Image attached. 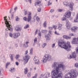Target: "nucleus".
<instances>
[{"mask_svg":"<svg viewBox=\"0 0 78 78\" xmlns=\"http://www.w3.org/2000/svg\"><path fill=\"white\" fill-rule=\"evenodd\" d=\"M68 59H72V58H73V57L72 55H68Z\"/></svg>","mask_w":78,"mask_h":78,"instance_id":"nucleus-32","label":"nucleus"},{"mask_svg":"<svg viewBox=\"0 0 78 78\" xmlns=\"http://www.w3.org/2000/svg\"><path fill=\"white\" fill-rule=\"evenodd\" d=\"M74 66L75 67H76V68H78V63H75L74 65Z\"/></svg>","mask_w":78,"mask_h":78,"instance_id":"nucleus-36","label":"nucleus"},{"mask_svg":"<svg viewBox=\"0 0 78 78\" xmlns=\"http://www.w3.org/2000/svg\"><path fill=\"white\" fill-rule=\"evenodd\" d=\"M72 57L73 58H75L76 57V52L75 51L73 52L72 53Z\"/></svg>","mask_w":78,"mask_h":78,"instance_id":"nucleus-20","label":"nucleus"},{"mask_svg":"<svg viewBox=\"0 0 78 78\" xmlns=\"http://www.w3.org/2000/svg\"><path fill=\"white\" fill-rule=\"evenodd\" d=\"M43 25L44 28H46L47 27V22H45L43 23Z\"/></svg>","mask_w":78,"mask_h":78,"instance_id":"nucleus-29","label":"nucleus"},{"mask_svg":"<svg viewBox=\"0 0 78 78\" xmlns=\"http://www.w3.org/2000/svg\"><path fill=\"white\" fill-rule=\"evenodd\" d=\"M15 64L16 66H19V62H15Z\"/></svg>","mask_w":78,"mask_h":78,"instance_id":"nucleus-56","label":"nucleus"},{"mask_svg":"<svg viewBox=\"0 0 78 78\" xmlns=\"http://www.w3.org/2000/svg\"><path fill=\"white\" fill-rule=\"evenodd\" d=\"M76 53H78V48H77L76 49Z\"/></svg>","mask_w":78,"mask_h":78,"instance_id":"nucleus-61","label":"nucleus"},{"mask_svg":"<svg viewBox=\"0 0 78 78\" xmlns=\"http://www.w3.org/2000/svg\"><path fill=\"white\" fill-rule=\"evenodd\" d=\"M60 64L58 65V66L55 69V70H53L51 72L52 78H62V74L61 73V70L60 68H62L64 65L62 64V62H60Z\"/></svg>","mask_w":78,"mask_h":78,"instance_id":"nucleus-1","label":"nucleus"},{"mask_svg":"<svg viewBox=\"0 0 78 78\" xmlns=\"http://www.w3.org/2000/svg\"><path fill=\"white\" fill-rule=\"evenodd\" d=\"M41 2L39 0H36V2L35 3V6H37L40 4Z\"/></svg>","mask_w":78,"mask_h":78,"instance_id":"nucleus-17","label":"nucleus"},{"mask_svg":"<svg viewBox=\"0 0 78 78\" xmlns=\"http://www.w3.org/2000/svg\"><path fill=\"white\" fill-rule=\"evenodd\" d=\"M17 9V7H15L14 8V10L15 11H16V10Z\"/></svg>","mask_w":78,"mask_h":78,"instance_id":"nucleus-58","label":"nucleus"},{"mask_svg":"<svg viewBox=\"0 0 78 78\" xmlns=\"http://www.w3.org/2000/svg\"><path fill=\"white\" fill-rule=\"evenodd\" d=\"M9 36H10V37H13V38H14V34H12V33H10L9 34Z\"/></svg>","mask_w":78,"mask_h":78,"instance_id":"nucleus-26","label":"nucleus"},{"mask_svg":"<svg viewBox=\"0 0 78 78\" xmlns=\"http://www.w3.org/2000/svg\"><path fill=\"white\" fill-rule=\"evenodd\" d=\"M30 59V56H29L28 55H26L23 58V61L24 64H26L28 61Z\"/></svg>","mask_w":78,"mask_h":78,"instance_id":"nucleus-6","label":"nucleus"},{"mask_svg":"<svg viewBox=\"0 0 78 78\" xmlns=\"http://www.w3.org/2000/svg\"><path fill=\"white\" fill-rule=\"evenodd\" d=\"M63 38H64L65 39H71V37H69L66 35H64L63 36Z\"/></svg>","mask_w":78,"mask_h":78,"instance_id":"nucleus-18","label":"nucleus"},{"mask_svg":"<svg viewBox=\"0 0 78 78\" xmlns=\"http://www.w3.org/2000/svg\"><path fill=\"white\" fill-rule=\"evenodd\" d=\"M49 33H50V34H51V30H49Z\"/></svg>","mask_w":78,"mask_h":78,"instance_id":"nucleus-64","label":"nucleus"},{"mask_svg":"<svg viewBox=\"0 0 78 78\" xmlns=\"http://www.w3.org/2000/svg\"><path fill=\"white\" fill-rule=\"evenodd\" d=\"M37 38H35L34 39V43H35V42H37Z\"/></svg>","mask_w":78,"mask_h":78,"instance_id":"nucleus-44","label":"nucleus"},{"mask_svg":"<svg viewBox=\"0 0 78 78\" xmlns=\"http://www.w3.org/2000/svg\"><path fill=\"white\" fill-rule=\"evenodd\" d=\"M38 12H41V7L39 8L38 9Z\"/></svg>","mask_w":78,"mask_h":78,"instance_id":"nucleus-46","label":"nucleus"},{"mask_svg":"<svg viewBox=\"0 0 78 78\" xmlns=\"http://www.w3.org/2000/svg\"><path fill=\"white\" fill-rule=\"evenodd\" d=\"M46 45H47V44H46V43H44L42 44V48H44V47H45Z\"/></svg>","mask_w":78,"mask_h":78,"instance_id":"nucleus-33","label":"nucleus"},{"mask_svg":"<svg viewBox=\"0 0 78 78\" xmlns=\"http://www.w3.org/2000/svg\"><path fill=\"white\" fill-rule=\"evenodd\" d=\"M34 60L35 61V63L36 64H39L40 63V61L38 59V57L36 56L34 57Z\"/></svg>","mask_w":78,"mask_h":78,"instance_id":"nucleus-7","label":"nucleus"},{"mask_svg":"<svg viewBox=\"0 0 78 78\" xmlns=\"http://www.w3.org/2000/svg\"><path fill=\"white\" fill-rule=\"evenodd\" d=\"M9 70L10 72H15V69L14 68H10Z\"/></svg>","mask_w":78,"mask_h":78,"instance_id":"nucleus-22","label":"nucleus"},{"mask_svg":"<svg viewBox=\"0 0 78 78\" xmlns=\"http://www.w3.org/2000/svg\"><path fill=\"white\" fill-rule=\"evenodd\" d=\"M33 48H32L30 50V55H33Z\"/></svg>","mask_w":78,"mask_h":78,"instance_id":"nucleus-28","label":"nucleus"},{"mask_svg":"<svg viewBox=\"0 0 78 78\" xmlns=\"http://www.w3.org/2000/svg\"><path fill=\"white\" fill-rule=\"evenodd\" d=\"M69 35L70 37L73 36H74V34H73L71 33L69 34Z\"/></svg>","mask_w":78,"mask_h":78,"instance_id":"nucleus-47","label":"nucleus"},{"mask_svg":"<svg viewBox=\"0 0 78 78\" xmlns=\"http://www.w3.org/2000/svg\"><path fill=\"white\" fill-rule=\"evenodd\" d=\"M4 19L5 21V23L7 27V28L5 29V35L6 36H8V31H12L13 29L12 28L11 25V22L8 21L7 19V16H5L4 17Z\"/></svg>","mask_w":78,"mask_h":78,"instance_id":"nucleus-2","label":"nucleus"},{"mask_svg":"<svg viewBox=\"0 0 78 78\" xmlns=\"http://www.w3.org/2000/svg\"><path fill=\"white\" fill-rule=\"evenodd\" d=\"M63 5H65L66 6H69V2H63Z\"/></svg>","mask_w":78,"mask_h":78,"instance_id":"nucleus-25","label":"nucleus"},{"mask_svg":"<svg viewBox=\"0 0 78 78\" xmlns=\"http://www.w3.org/2000/svg\"><path fill=\"white\" fill-rule=\"evenodd\" d=\"M27 12H27V10H24V15H27Z\"/></svg>","mask_w":78,"mask_h":78,"instance_id":"nucleus-40","label":"nucleus"},{"mask_svg":"<svg viewBox=\"0 0 78 78\" xmlns=\"http://www.w3.org/2000/svg\"><path fill=\"white\" fill-rule=\"evenodd\" d=\"M63 11L62 9H58V12H62Z\"/></svg>","mask_w":78,"mask_h":78,"instance_id":"nucleus-50","label":"nucleus"},{"mask_svg":"<svg viewBox=\"0 0 78 78\" xmlns=\"http://www.w3.org/2000/svg\"><path fill=\"white\" fill-rule=\"evenodd\" d=\"M62 68L63 70H65L66 69V66L63 65Z\"/></svg>","mask_w":78,"mask_h":78,"instance_id":"nucleus-43","label":"nucleus"},{"mask_svg":"<svg viewBox=\"0 0 78 78\" xmlns=\"http://www.w3.org/2000/svg\"><path fill=\"white\" fill-rule=\"evenodd\" d=\"M38 36H41V33H38Z\"/></svg>","mask_w":78,"mask_h":78,"instance_id":"nucleus-60","label":"nucleus"},{"mask_svg":"<svg viewBox=\"0 0 78 78\" xmlns=\"http://www.w3.org/2000/svg\"><path fill=\"white\" fill-rule=\"evenodd\" d=\"M68 5V6H69L70 8H71V11H72L73 10V6L74 5L73 3L72 2H69Z\"/></svg>","mask_w":78,"mask_h":78,"instance_id":"nucleus-10","label":"nucleus"},{"mask_svg":"<svg viewBox=\"0 0 78 78\" xmlns=\"http://www.w3.org/2000/svg\"><path fill=\"white\" fill-rule=\"evenodd\" d=\"M10 64V62H7V63L6 65V68H7L8 67V66Z\"/></svg>","mask_w":78,"mask_h":78,"instance_id":"nucleus-41","label":"nucleus"},{"mask_svg":"<svg viewBox=\"0 0 78 78\" xmlns=\"http://www.w3.org/2000/svg\"><path fill=\"white\" fill-rule=\"evenodd\" d=\"M71 15V12H67L66 13L65 15V16H66V17L67 18H68V17H69Z\"/></svg>","mask_w":78,"mask_h":78,"instance_id":"nucleus-13","label":"nucleus"},{"mask_svg":"<svg viewBox=\"0 0 78 78\" xmlns=\"http://www.w3.org/2000/svg\"><path fill=\"white\" fill-rule=\"evenodd\" d=\"M37 74H35V76H33L31 78H37Z\"/></svg>","mask_w":78,"mask_h":78,"instance_id":"nucleus-45","label":"nucleus"},{"mask_svg":"<svg viewBox=\"0 0 78 78\" xmlns=\"http://www.w3.org/2000/svg\"><path fill=\"white\" fill-rule=\"evenodd\" d=\"M27 76L28 77H31V73H28Z\"/></svg>","mask_w":78,"mask_h":78,"instance_id":"nucleus-39","label":"nucleus"},{"mask_svg":"<svg viewBox=\"0 0 78 78\" xmlns=\"http://www.w3.org/2000/svg\"><path fill=\"white\" fill-rule=\"evenodd\" d=\"M78 75V73L73 69L71 70V73H69L65 75V76L64 78H76Z\"/></svg>","mask_w":78,"mask_h":78,"instance_id":"nucleus-4","label":"nucleus"},{"mask_svg":"<svg viewBox=\"0 0 78 78\" xmlns=\"http://www.w3.org/2000/svg\"><path fill=\"white\" fill-rule=\"evenodd\" d=\"M23 19L25 21H27V22H28V21H27V17H24Z\"/></svg>","mask_w":78,"mask_h":78,"instance_id":"nucleus-48","label":"nucleus"},{"mask_svg":"<svg viewBox=\"0 0 78 78\" xmlns=\"http://www.w3.org/2000/svg\"><path fill=\"white\" fill-rule=\"evenodd\" d=\"M55 44H56L55 43H54V44H52L51 45H52V48H54L55 47Z\"/></svg>","mask_w":78,"mask_h":78,"instance_id":"nucleus-49","label":"nucleus"},{"mask_svg":"<svg viewBox=\"0 0 78 78\" xmlns=\"http://www.w3.org/2000/svg\"><path fill=\"white\" fill-rule=\"evenodd\" d=\"M27 14L28 16V18H27V22H30L31 19V12H27Z\"/></svg>","mask_w":78,"mask_h":78,"instance_id":"nucleus-8","label":"nucleus"},{"mask_svg":"<svg viewBox=\"0 0 78 78\" xmlns=\"http://www.w3.org/2000/svg\"><path fill=\"white\" fill-rule=\"evenodd\" d=\"M28 50H27L26 51H25L24 54L25 55H27V54H28Z\"/></svg>","mask_w":78,"mask_h":78,"instance_id":"nucleus-52","label":"nucleus"},{"mask_svg":"<svg viewBox=\"0 0 78 78\" xmlns=\"http://www.w3.org/2000/svg\"><path fill=\"white\" fill-rule=\"evenodd\" d=\"M36 20H37V21H39V17L37 16V17L36 18Z\"/></svg>","mask_w":78,"mask_h":78,"instance_id":"nucleus-51","label":"nucleus"},{"mask_svg":"<svg viewBox=\"0 0 78 78\" xmlns=\"http://www.w3.org/2000/svg\"><path fill=\"white\" fill-rule=\"evenodd\" d=\"M48 31V30H41L42 33H47Z\"/></svg>","mask_w":78,"mask_h":78,"instance_id":"nucleus-35","label":"nucleus"},{"mask_svg":"<svg viewBox=\"0 0 78 78\" xmlns=\"http://www.w3.org/2000/svg\"><path fill=\"white\" fill-rule=\"evenodd\" d=\"M55 34H57V35H59V34L57 33V32L56 31H55Z\"/></svg>","mask_w":78,"mask_h":78,"instance_id":"nucleus-55","label":"nucleus"},{"mask_svg":"<svg viewBox=\"0 0 78 78\" xmlns=\"http://www.w3.org/2000/svg\"><path fill=\"white\" fill-rule=\"evenodd\" d=\"M20 36V34L19 33H14V38L15 39L17 38Z\"/></svg>","mask_w":78,"mask_h":78,"instance_id":"nucleus-15","label":"nucleus"},{"mask_svg":"<svg viewBox=\"0 0 78 78\" xmlns=\"http://www.w3.org/2000/svg\"><path fill=\"white\" fill-rule=\"evenodd\" d=\"M23 47H28V44H26V43H25L23 44Z\"/></svg>","mask_w":78,"mask_h":78,"instance_id":"nucleus-37","label":"nucleus"},{"mask_svg":"<svg viewBox=\"0 0 78 78\" xmlns=\"http://www.w3.org/2000/svg\"><path fill=\"white\" fill-rule=\"evenodd\" d=\"M78 21V13L77 14L76 19L74 20V22H77Z\"/></svg>","mask_w":78,"mask_h":78,"instance_id":"nucleus-21","label":"nucleus"},{"mask_svg":"<svg viewBox=\"0 0 78 78\" xmlns=\"http://www.w3.org/2000/svg\"><path fill=\"white\" fill-rule=\"evenodd\" d=\"M20 57V55H16L15 57V58L17 60L19 59V58Z\"/></svg>","mask_w":78,"mask_h":78,"instance_id":"nucleus-30","label":"nucleus"},{"mask_svg":"<svg viewBox=\"0 0 78 78\" xmlns=\"http://www.w3.org/2000/svg\"><path fill=\"white\" fill-rule=\"evenodd\" d=\"M62 21H65V20H67V18L65 15L63 16L61 19Z\"/></svg>","mask_w":78,"mask_h":78,"instance_id":"nucleus-19","label":"nucleus"},{"mask_svg":"<svg viewBox=\"0 0 78 78\" xmlns=\"http://www.w3.org/2000/svg\"><path fill=\"white\" fill-rule=\"evenodd\" d=\"M19 19H20L18 16H16V19H15L16 21L17 22V21H19Z\"/></svg>","mask_w":78,"mask_h":78,"instance_id":"nucleus-34","label":"nucleus"},{"mask_svg":"<svg viewBox=\"0 0 78 78\" xmlns=\"http://www.w3.org/2000/svg\"><path fill=\"white\" fill-rule=\"evenodd\" d=\"M24 73L25 75H26L27 73H28V69H27V68H26L24 69Z\"/></svg>","mask_w":78,"mask_h":78,"instance_id":"nucleus-23","label":"nucleus"},{"mask_svg":"<svg viewBox=\"0 0 78 78\" xmlns=\"http://www.w3.org/2000/svg\"><path fill=\"white\" fill-rule=\"evenodd\" d=\"M57 26H58V27L57 28L58 30H62V24H57Z\"/></svg>","mask_w":78,"mask_h":78,"instance_id":"nucleus-16","label":"nucleus"},{"mask_svg":"<svg viewBox=\"0 0 78 78\" xmlns=\"http://www.w3.org/2000/svg\"><path fill=\"white\" fill-rule=\"evenodd\" d=\"M29 27V25L28 24L25 27H24V28L26 29Z\"/></svg>","mask_w":78,"mask_h":78,"instance_id":"nucleus-42","label":"nucleus"},{"mask_svg":"<svg viewBox=\"0 0 78 78\" xmlns=\"http://www.w3.org/2000/svg\"><path fill=\"white\" fill-rule=\"evenodd\" d=\"M15 47H18V45H17V44H16L15 45Z\"/></svg>","mask_w":78,"mask_h":78,"instance_id":"nucleus-62","label":"nucleus"},{"mask_svg":"<svg viewBox=\"0 0 78 78\" xmlns=\"http://www.w3.org/2000/svg\"><path fill=\"white\" fill-rule=\"evenodd\" d=\"M51 59V56L49 54H45L43 58V62H46L47 61H50Z\"/></svg>","mask_w":78,"mask_h":78,"instance_id":"nucleus-5","label":"nucleus"},{"mask_svg":"<svg viewBox=\"0 0 78 78\" xmlns=\"http://www.w3.org/2000/svg\"><path fill=\"white\" fill-rule=\"evenodd\" d=\"M45 38L46 39L47 41H49L50 37L48 35H45Z\"/></svg>","mask_w":78,"mask_h":78,"instance_id":"nucleus-31","label":"nucleus"},{"mask_svg":"<svg viewBox=\"0 0 78 78\" xmlns=\"http://www.w3.org/2000/svg\"><path fill=\"white\" fill-rule=\"evenodd\" d=\"M58 45L62 48H64L67 50L69 51L70 50V48L72 47L70 45V44L69 41L67 42V44L63 41H58Z\"/></svg>","mask_w":78,"mask_h":78,"instance_id":"nucleus-3","label":"nucleus"},{"mask_svg":"<svg viewBox=\"0 0 78 78\" xmlns=\"http://www.w3.org/2000/svg\"><path fill=\"white\" fill-rule=\"evenodd\" d=\"M3 70V69H0V75H2V72Z\"/></svg>","mask_w":78,"mask_h":78,"instance_id":"nucleus-54","label":"nucleus"},{"mask_svg":"<svg viewBox=\"0 0 78 78\" xmlns=\"http://www.w3.org/2000/svg\"><path fill=\"white\" fill-rule=\"evenodd\" d=\"M57 27H58V25H57V24L56 26H55L54 25H53V28H54L55 30H56V28Z\"/></svg>","mask_w":78,"mask_h":78,"instance_id":"nucleus-38","label":"nucleus"},{"mask_svg":"<svg viewBox=\"0 0 78 78\" xmlns=\"http://www.w3.org/2000/svg\"><path fill=\"white\" fill-rule=\"evenodd\" d=\"M13 55H14V54L12 55L11 54H10L9 55L12 61H13V58H12V56H13Z\"/></svg>","mask_w":78,"mask_h":78,"instance_id":"nucleus-27","label":"nucleus"},{"mask_svg":"<svg viewBox=\"0 0 78 78\" xmlns=\"http://www.w3.org/2000/svg\"><path fill=\"white\" fill-rule=\"evenodd\" d=\"M58 63L56 62H54L53 64L52 65V68H54V69H56V67H57V66H58Z\"/></svg>","mask_w":78,"mask_h":78,"instance_id":"nucleus-12","label":"nucleus"},{"mask_svg":"<svg viewBox=\"0 0 78 78\" xmlns=\"http://www.w3.org/2000/svg\"><path fill=\"white\" fill-rule=\"evenodd\" d=\"M50 5H51V3H50V2L49 1L48 2V5L49 6Z\"/></svg>","mask_w":78,"mask_h":78,"instance_id":"nucleus-59","label":"nucleus"},{"mask_svg":"<svg viewBox=\"0 0 78 78\" xmlns=\"http://www.w3.org/2000/svg\"><path fill=\"white\" fill-rule=\"evenodd\" d=\"M21 28L19 27H18V26H16V27L15 28V30L16 31H19L21 30Z\"/></svg>","mask_w":78,"mask_h":78,"instance_id":"nucleus-24","label":"nucleus"},{"mask_svg":"<svg viewBox=\"0 0 78 78\" xmlns=\"http://www.w3.org/2000/svg\"><path fill=\"white\" fill-rule=\"evenodd\" d=\"M41 76L43 78H47L48 76H50V73H46L44 74H42L41 75Z\"/></svg>","mask_w":78,"mask_h":78,"instance_id":"nucleus-9","label":"nucleus"},{"mask_svg":"<svg viewBox=\"0 0 78 78\" xmlns=\"http://www.w3.org/2000/svg\"><path fill=\"white\" fill-rule=\"evenodd\" d=\"M66 26L68 30L70 29V23L69 22V21L67 20L66 22Z\"/></svg>","mask_w":78,"mask_h":78,"instance_id":"nucleus-11","label":"nucleus"},{"mask_svg":"<svg viewBox=\"0 0 78 78\" xmlns=\"http://www.w3.org/2000/svg\"><path fill=\"white\" fill-rule=\"evenodd\" d=\"M53 11H54V9H51L50 10L51 12H53Z\"/></svg>","mask_w":78,"mask_h":78,"instance_id":"nucleus-57","label":"nucleus"},{"mask_svg":"<svg viewBox=\"0 0 78 78\" xmlns=\"http://www.w3.org/2000/svg\"><path fill=\"white\" fill-rule=\"evenodd\" d=\"M78 29V27H72L71 29V30L73 32H75Z\"/></svg>","mask_w":78,"mask_h":78,"instance_id":"nucleus-14","label":"nucleus"},{"mask_svg":"<svg viewBox=\"0 0 78 78\" xmlns=\"http://www.w3.org/2000/svg\"><path fill=\"white\" fill-rule=\"evenodd\" d=\"M48 28L49 30H53V27H49Z\"/></svg>","mask_w":78,"mask_h":78,"instance_id":"nucleus-53","label":"nucleus"},{"mask_svg":"<svg viewBox=\"0 0 78 78\" xmlns=\"http://www.w3.org/2000/svg\"><path fill=\"white\" fill-rule=\"evenodd\" d=\"M32 0H28V1L30 3H31V1Z\"/></svg>","mask_w":78,"mask_h":78,"instance_id":"nucleus-63","label":"nucleus"}]
</instances>
